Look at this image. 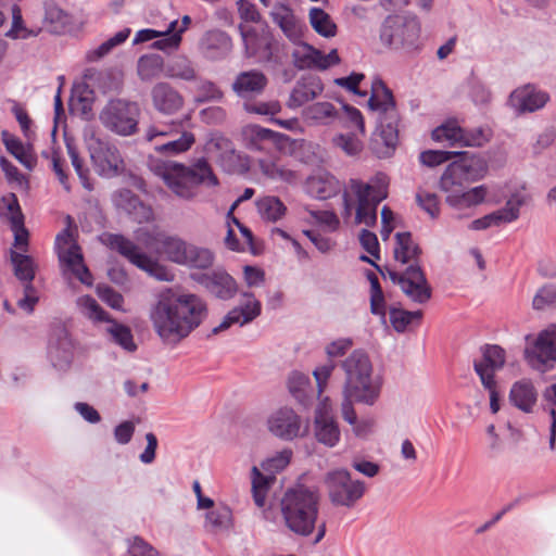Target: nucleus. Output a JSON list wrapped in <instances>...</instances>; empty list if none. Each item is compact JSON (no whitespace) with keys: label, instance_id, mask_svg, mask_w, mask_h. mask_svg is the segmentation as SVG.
<instances>
[{"label":"nucleus","instance_id":"a211bd4d","mask_svg":"<svg viewBox=\"0 0 556 556\" xmlns=\"http://www.w3.org/2000/svg\"><path fill=\"white\" fill-rule=\"evenodd\" d=\"M248 56L257 58L260 62L280 64L279 47L268 34H258L254 28L239 26Z\"/></svg>","mask_w":556,"mask_h":556},{"label":"nucleus","instance_id":"0e129e2a","mask_svg":"<svg viewBox=\"0 0 556 556\" xmlns=\"http://www.w3.org/2000/svg\"><path fill=\"white\" fill-rule=\"evenodd\" d=\"M532 306L534 309L541 311L549 306H556V287L545 285L535 293Z\"/></svg>","mask_w":556,"mask_h":556},{"label":"nucleus","instance_id":"f3484780","mask_svg":"<svg viewBox=\"0 0 556 556\" xmlns=\"http://www.w3.org/2000/svg\"><path fill=\"white\" fill-rule=\"evenodd\" d=\"M432 139L448 146L481 147L489 140V132L479 127L472 130L462 128L457 122L448 121L432 130Z\"/></svg>","mask_w":556,"mask_h":556},{"label":"nucleus","instance_id":"bb28decb","mask_svg":"<svg viewBox=\"0 0 556 556\" xmlns=\"http://www.w3.org/2000/svg\"><path fill=\"white\" fill-rule=\"evenodd\" d=\"M151 98L154 109L164 115L175 114L184 105L182 96L168 83L155 84Z\"/></svg>","mask_w":556,"mask_h":556},{"label":"nucleus","instance_id":"393cba45","mask_svg":"<svg viewBox=\"0 0 556 556\" xmlns=\"http://www.w3.org/2000/svg\"><path fill=\"white\" fill-rule=\"evenodd\" d=\"M314 432L316 440L328 447L336 446L340 441L341 432L338 422L328 410L325 402L316 409Z\"/></svg>","mask_w":556,"mask_h":556},{"label":"nucleus","instance_id":"79ce46f5","mask_svg":"<svg viewBox=\"0 0 556 556\" xmlns=\"http://www.w3.org/2000/svg\"><path fill=\"white\" fill-rule=\"evenodd\" d=\"M303 115L315 125H329L339 118L337 109L330 102L313 103L304 110Z\"/></svg>","mask_w":556,"mask_h":556},{"label":"nucleus","instance_id":"680f3d73","mask_svg":"<svg viewBox=\"0 0 556 556\" xmlns=\"http://www.w3.org/2000/svg\"><path fill=\"white\" fill-rule=\"evenodd\" d=\"M292 452L290 450H283L277 453L275 456L264 460L261 464L262 469L275 477V475L283 470L290 463Z\"/></svg>","mask_w":556,"mask_h":556},{"label":"nucleus","instance_id":"c85d7f7f","mask_svg":"<svg viewBox=\"0 0 556 556\" xmlns=\"http://www.w3.org/2000/svg\"><path fill=\"white\" fill-rule=\"evenodd\" d=\"M270 16L273 22L279 26L290 41L293 43L300 42L304 25L288 5L276 4L270 12Z\"/></svg>","mask_w":556,"mask_h":556},{"label":"nucleus","instance_id":"2eb2a0df","mask_svg":"<svg viewBox=\"0 0 556 556\" xmlns=\"http://www.w3.org/2000/svg\"><path fill=\"white\" fill-rule=\"evenodd\" d=\"M88 149L94 170L101 177L113 178L123 172L124 161L114 144L93 138L90 140Z\"/></svg>","mask_w":556,"mask_h":556},{"label":"nucleus","instance_id":"a18cd8bd","mask_svg":"<svg viewBox=\"0 0 556 556\" xmlns=\"http://www.w3.org/2000/svg\"><path fill=\"white\" fill-rule=\"evenodd\" d=\"M275 477L268 472L262 473L256 466L252 467V494L257 507H263L266 502L267 493Z\"/></svg>","mask_w":556,"mask_h":556},{"label":"nucleus","instance_id":"5fc2aeb1","mask_svg":"<svg viewBox=\"0 0 556 556\" xmlns=\"http://www.w3.org/2000/svg\"><path fill=\"white\" fill-rule=\"evenodd\" d=\"M288 389L300 403H305L311 390V379L300 371H292L288 378Z\"/></svg>","mask_w":556,"mask_h":556},{"label":"nucleus","instance_id":"2f4dec72","mask_svg":"<svg viewBox=\"0 0 556 556\" xmlns=\"http://www.w3.org/2000/svg\"><path fill=\"white\" fill-rule=\"evenodd\" d=\"M526 203V195L520 192L513 193L504 207L488 215L491 227L500 226L516 220L519 217L520 207Z\"/></svg>","mask_w":556,"mask_h":556},{"label":"nucleus","instance_id":"1a4fd4ad","mask_svg":"<svg viewBox=\"0 0 556 556\" xmlns=\"http://www.w3.org/2000/svg\"><path fill=\"white\" fill-rule=\"evenodd\" d=\"M420 23L412 15H389L380 27V41L383 46L400 50H412L420 36Z\"/></svg>","mask_w":556,"mask_h":556},{"label":"nucleus","instance_id":"f03ea898","mask_svg":"<svg viewBox=\"0 0 556 556\" xmlns=\"http://www.w3.org/2000/svg\"><path fill=\"white\" fill-rule=\"evenodd\" d=\"M320 494L317 488L298 484L288 489L279 502L285 527L294 535L307 538L317 530L314 543L326 534V522H319Z\"/></svg>","mask_w":556,"mask_h":556},{"label":"nucleus","instance_id":"c9c22d12","mask_svg":"<svg viewBox=\"0 0 556 556\" xmlns=\"http://www.w3.org/2000/svg\"><path fill=\"white\" fill-rule=\"evenodd\" d=\"M215 261L212 250L205 247L188 243L181 266L194 269H208Z\"/></svg>","mask_w":556,"mask_h":556},{"label":"nucleus","instance_id":"20e7f679","mask_svg":"<svg viewBox=\"0 0 556 556\" xmlns=\"http://www.w3.org/2000/svg\"><path fill=\"white\" fill-rule=\"evenodd\" d=\"M450 163L443 172L439 188L446 194L445 202L453 208H468L482 203L486 195L484 186L467 189L466 186L483 177L485 168L482 161L468 156L466 152Z\"/></svg>","mask_w":556,"mask_h":556},{"label":"nucleus","instance_id":"423d86ee","mask_svg":"<svg viewBox=\"0 0 556 556\" xmlns=\"http://www.w3.org/2000/svg\"><path fill=\"white\" fill-rule=\"evenodd\" d=\"M341 368L345 375L343 394L353 396L357 403L375 405L380 397L382 380L374 376L369 355L363 350H354L342 361Z\"/></svg>","mask_w":556,"mask_h":556},{"label":"nucleus","instance_id":"6ab92c4d","mask_svg":"<svg viewBox=\"0 0 556 556\" xmlns=\"http://www.w3.org/2000/svg\"><path fill=\"white\" fill-rule=\"evenodd\" d=\"M268 430L275 437L283 441H292L303 437L307 432V426L302 418L290 407H281L275 410L267 420Z\"/></svg>","mask_w":556,"mask_h":556},{"label":"nucleus","instance_id":"e2e57ef3","mask_svg":"<svg viewBox=\"0 0 556 556\" xmlns=\"http://www.w3.org/2000/svg\"><path fill=\"white\" fill-rule=\"evenodd\" d=\"M67 152H68L70 159L72 161V165H73L78 178L80 179L83 187L88 191L93 190V185L89 179V170H88V168L84 167V162L79 157V154H78L77 150L75 149V147L67 144Z\"/></svg>","mask_w":556,"mask_h":556},{"label":"nucleus","instance_id":"37998d69","mask_svg":"<svg viewBox=\"0 0 556 556\" xmlns=\"http://www.w3.org/2000/svg\"><path fill=\"white\" fill-rule=\"evenodd\" d=\"M106 323L109 324L106 327V332L113 343L121 346L126 352H135L137 350L134 334L128 326L121 324L112 318H110Z\"/></svg>","mask_w":556,"mask_h":556},{"label":"nucleus","instance_id":"dca6fc26","mask_svg":"<svg viewBox=\"0 0 556 556\" xmlns=\"http://www.w3.org/2000/svg\"><path fill=\"white\" fill-rule=\"evenodd\" d=\"M389 278L400 285L402 291L414 302L424 304L431 298V288L418 264L409 265L404 273L387 269Z\"/></svg>","mask_w":556,"mask_h":556},{"label":"nucleus","instance_id":"4c0bfd02","mask_svg":"<svg viewBox=\"0 0 556 556\" xmlns=\"http://www.w3.org/2000/svg\"><path fill=\"white\" fill-rule=\"evenodd\" d=\"M195 142L192 132H182L173 140L155 141L153 149L159 154L165 156H176L187 152Z\"/></svg>","mask_w":556,"mask_h":556},{"label":"nucleus","instance_id":"de8ad7c7","mask_svg":"<svg viewBox=\"0 0 556 556\" xmlns=\"http://www.w3.org/2000/svg\"><path fill=\"white\" fill-rule=\"evenodd\" d=\"M295 45L296 48L292 51L294 66L299 70H317L319 50L308 43L302 42V39Z\"/></svg>","mask_w":556,"mask_h":556},{"label":"nucleus","instance_id":"864d4df0","mask_svg":"<svg viewBox=\"0 0 556 556\" xmlns=\"http://www.w3.org/2000/svg\"><path fill=\"white\" fill-rule=\"evenodd\" d=\"M0 215L5 217L10 225H21L24 220L17 197L14 193L3 195L0 200Z\"/></svg>","mask_w":556,"mask_h":556},{"label":"nucleus","instance_id":"052dcab7","mask_svg":"<svg viewBox=\"0 0 556 556\" xmlns=\"http://www.w3.org/2000/svg\"><path fill=\"white\" fill-rule=\"evenodd\" d=\"M166 75L172 78L189 81L195 78V71L189 60L178 59L167 67Z\"/></svg>","mask_w":556,"mask_h":556},{"label":"nucleus","instance_id":"3c124183","mask_svg":"<svg viewBox=\"0 0 556 556\" xmlns=\"http://www.w3.org/2000/svg\"><path fill=\"white\" fill-rule=\"evenodd\" d=\"M77 306L85 317L94 323L108 321L111 318L97 300L90 295L79 296L77 299Z\"/></svg>","mask_w":556,"mask_h":556},{"label":"nucleus","instance_id":"774afa93","mask_svg":"<svg viewBox=\"0 0 556 556\" xmlns=\"http://www.w3.org/2000/svg\"><path fill=\"white\" fill-rule=\"evenodd\" d=\"M223 97V91L211 80H202L198 85V102L220 101Z\"/></svg>","mask_w":556,"mask_h":556},{"label":"nucleus","instance_id":"39448f33","mask_svg":"<svg viewBox=\"0 0 556 556\" xmlns=\"http://www.w3.org/2000/svg\"><path fill=\"white\" fill-rule=\"evenodd\" d=\"M388 186L387 176L381 173L367 182L351 178L342 193V217L348 220L355 211V225L375 227L378 220V205L387 199Z\"/></svg>","mask_w":556,"mask_h":556},{"label":"nucleus","instance_id":"338daca9","mask_svg":"<svg viewBox=\"0 0 556 556\" xmlns=\"http://www.w3.org/2000/svg\"><path fill=\"white\" fill-rule=\"evenodd\" d=\"M97 293L98 296L110 307L117 311H124V298L119 292L114 290L112 287L108 285H98Z\"/></svg>","mask_w":556,"mask_h":556},{"label":"nucleus","instance_id":"9d476101","mask_svg":"<svg viewBox=\"0 0 556 556\" xmlns=\"http://www.w3.org/2000/svg\"><path fill=\"white\" fill-rule=\"evenodd\" d=\"M140 108L137 102L112 99L99 115L101 124L110 131L128 137L138 131Z\"/></svg>","mask_w":556,"mask_h":556},{"label":"nucleus","instance_id":"ea45409f","mask_svg":"<svg viewBox=\"0 0 556 556\" xmlns=\"http://www.w3.org/2000/svg\"><path fill=\"white\" fill-rule=\"evenodd\" d=\"M164 72V59L157 53L141 55L137 61V74L142 81L159 78Z\"/></svg>","mask_w":556,"mask_h":556},{"label":"nucleus","instance_id":"5701e85b","mask_svg":"<svg viewBox=\"0 0 556 556\" xmlns=\"http://www.w3.org/2000/svg\"><path fill=\"white\" fill-rule=\"evenodd\" d=\"M482 356L473 362V369L484 388H490L495 381V372L505 364V351L500 345H484L481 348Z\"/></svg>","mask_w":556,"mask_h":556},{"label":"nucleus","instance_id":"412c9836","mask_svg":"<svg viewBox=\"0 0 556 556\" xmlns=\"http://www.w3.org/2000/svg\"><path fill=\"white\" fill-rule=\"evenodd\" d=\"M262 314V303L253 292H241L240 303L230 309L220 324L212 329V334L227 330L232 325L244 326L252 323Z\"/></svg>","mask_w":556,"mask_h":556},{"label":"nucleus","instance_id":"49530a36","mask_svg":"<svg viewBox=\"0 0 556 556\" xmlns=\"http://www.w3.org/2000/svg\"><path fill=\"white\" fill-rule=\"evenodd\" d=\"M182 132H190L184 128L181 122H172L170 124L150 126L146 131V140L153 146L155 141L173 140Z\"/></svg>","mask_w":556,"mask_h":556},{"label":"nucleus","instance_id":"6e6552de","mask_svg":"<svg viewBox=\"0 0 556 556\" xmlns=\"http://www.w3.org/2000/svg\"><path fill=\"white\" fill-rule=\"evenodd\" d=\"M101 241L112 251L119 253L129 263L148 273L159 281H173L175 275L167 266L142 252L137 243L121 233H103Z\"/></svg>","mask_w":556,"mask_h":556},{"label":"nucleus","instance_id":"4be33fe9","mask_svg":"<svg viewBox=\"0 0 556 556\" xmlns=\"http://www.w3.org/2000/svg\"><path fill=\"white\" fill-rule=\"evenodd\" d=\"M191 278L219 300H230L238 292L235 278L220 268L206 273L191 274Z\"/></svg>","mask_w":556,"mask_h":556},{"label":"nucleus","instance_id":"b1692460","mask_svg":"<svg viewBox=\"0 0 556 556\" xmlns=\"http://www.w3.org/2000/svg\"><path fill=\"white\" fill-rule=\"evenodd\" d=\"M112 202L117 210L125 212L138 224L150 223L154 218L153 210L129 189H119L112 194Z\"/></svg>","mask_w":556,"mask_h":556},{"label":"nucleus","instance_id":"473e14b6","mask_svg":"<svg viewBox=\"0 0 556 556\" xmlns=\"http://www.w3.org/2000/svg\"><path fill=\"white\" fill-rule=\"evenodd\" d=\"M536 391L528 380L517 381L509 393L511 404L525 413H530L536 402Z\"/></svg>","mask_w":556,"mask_h":556},{"label":"nucleus","instance_id":"cd10ccee","mask_svg":"<svg viewBox=\"0 0 556 556\" xmlns=\"http://www.w3.org/2000/svg\"><path fill=\"white\" fill-rule=\"evenodd\" d=\"M267 84L268 79L261 71L250 70L236 76L231 89L238 97L248 99L261 94Z\"/></svg>","mask_w":556,"mask_h":556},{"label":"nucleus","instance_id":"0eeeda50","mask_svg":"<svg viewBox=\"0 0 556 556\" xmlns=\"http://www.w3.org/2000/svg\"><path fill=\"white\" fill-rule=\"evenodd\" d=\"M368 106L378 113V130L383 143L388 148L395 147L399 139L400 116L391 90L380 78L371 84Z\"/></svg>","mask_w":556,"mask_h":556},{"label":"nucleus","instance_id":"6e6d98bb","mask_svg":"<svg viewBox=\"0 0 556 556\" xmlns=\"http://www.w3.org/2000/svg\"><path fill=\"white\" fill-rule=\"evenodd\" d=\"M232 513L228 506L220 505L208 511L205 516V526L210 529L225 530L231 526Z\"/></svg>","mask_w":556,"mask_h":556},{"label":"nucleus","instance_id":"aec40b11","mask_svg":"<svg viewBox=\"0 0 556 556\" xmlns=\"http://www.w3.org/2000/svg\"><path fill=\"white\" fill-rule=\"evenodd\" d=\"M75 344L63 327H58L50 336L47 357L51 366L61 372H66L74 361Z\"/></svg>","mask_w":556,"mask_h":556},{"label":"nucleus","instance_id":"72a5a7b5","mask_svg":"<svg viewBox=\"0 0 556 556\" xmlns=\"http://www.w3.org/2000/svg\"><path fill=\"white\" fill-rule=\"evenodd\" d=\"M338 190V180L329 174L315 175L309 177L306 181L307 193L319 200L331 198Z\"/></svg>","mask_w":556,"mask_h":556},{"label":"nucleus","instance_id":"a19ab883","mask_svg":"<svg viewBox=\"0 0 556 556\" xmlns=\"http://www.w3.org/2000/svg\"><path fill=\"white\" fill-rule=\"evenodd\" d=\"M421 250L419 245L413 240L410 232H397L395 235L394 257L402 264L418 258Z\"/></svg>","mask_w":556,"mask_h":556},{"label":"nucleus","instance_id":"ddd939ff","mask_svg":"<svg viewBox=\"0 0 556 556\" xmlns=\"http://www.w3.org/2000/svg\"><path fill=\"white\" fill-rule=\"evenodd\" d=\"M55 250L63 271H70L81 283L91 286L93 277L84 263L80 248L73 241L68 230H63L55 238Z\"/></svg>","mask_w":556,"mask_h":556},{"label":"nucleus","instance_id":"a878e982","mask_svg":"<svg viewBox=\"0 0 556 556\" xmlns=\"http://www.w3.org/2000/svg\"><path fill=\"white\" fill-rule=\"evenodd\" d=\"M548 99L547 92L536 89L532 85H526L511 92L509 102L516 112L525 113L542 109Z\"/></svg>","mask_w":556,"mask_h":556},{"label":"nucleus","instance_id":"9b49d317","mask_svg":"<svg viewBox=\"0 0 556 556\" xmlns=\"http://www.w3.org/2000/svg\"><path fill=\"white\" fill-rule=\"evenodd\" d=\"M135 238L146 249L154 251L177 265H181L189 243L177 235H168L165 231L147 228H138L135 231Z\"/></svg>","mask_w":556,"mask_h":556},{"label":"nucleus","instance_id":"69168bd1","mask_svg":"<svg viewBox=\"0 0 556 556\" xmlns=\"http://www.w3.org/2000/svg\"><path fill=\"white\" fill-rule=\"evenodd\" d=\"M334 369H336L334 362L329 359L325 364L317 366L313 370V376H314V378L316 380V384H317L318 397H320L321 394L324 393V391L326 390V388L328 386V380L332 376Z\"/></svg>","mask_w":556,"mask_h":556},{"label":"nucleus","instance_id":"c03bdc74","mask_svg":"<svg viewBox=\"0 0 556 556\" xmlns=\"http://www.w3.org/2000/svg\"><path fill=\"white\" fill-rule=\"evenodd\" d=\"M309 23L313 29L325 38H331L337 35L338 27L332 17L320 8L309 10Z\"/></svg>","mask_w":556,"mask_h":556},{"label":"nucleus","instance_id":"4468645a","mask_svg":"<svg viewBox=\"0 0 556 556\" xmlns=\"http://www.w3.org/2000/svg\"><path fill=\"white\" fill-rule=\"evenodd\" d=\"M528 364L535 370L545 372L556 363V326L542 330L525 350Z\"/></svg>","mask_w":556,"mask_h":556},{"label":"nucleus","instance_id":"f704fd0d","mask_svg":"<svg viewBox=\"0 0 556 556\" xmlns=\"http://www.w3.org/2000/svg\"><path fill=\"white\" fill-rule=\"evenodd\" d=\"M323 90L324 87L319 80L309 79L298 81L290 93L288 105L290 108H300L317 98Z\"/></svg>","mask_w":556,"mask_h":556},{"label":"nucleus","instance_id":"4d7b16f0","mask_svg":"<svg viewBox=\"0 0 556 556\" xmlns=\"http://www.w3.org/2000/svg\"><path fill=\"white\" fill-rule=\"evenodd\" d=\"M216 162L226 173L229 174L239 173L245 167V163L241 154L235 147L229 151L217 155Z\"/></svg>","mask_w":556,"mask_h":556},{"label":"nucleus","instance_id":"f8f14e48","mask_svg":"<svg viewBox=\"0 0 556 556\" xmlns=\"http://www.w3.org/2000/svg\"><path fill=\"white\" fill-rule=\"evenodd\" d=\"M325 484L332 504L344 507H352L365 492L362 481L352 480L345 469H334L325 477Z\"/></svg>","mask_w":556,"mask_h":556},{"label":"nucleus","instance_id":"58836bf2","mask_svg":"<svg viewBox=\"0 0 556 556\" xmlns=\"http://www.w3.org/2000/svg\"><path fill=\"white\" fill-rule=\"evenodd\" d=\"M1 135L7 150L27 169H33L36 164V159L31 153L30 146L23 144L18 138L7 130H3Z\"/></svg>","mask_w":556,"mask_h":556},{"label":"nucleus","instance_id":"7c9ffc66","mask_svg":"<svg viewBox=\"0 0 556 556\" xmlns=\"http://www.w3.org/2000/svg\"><path fill=\"white\" fill-rule=\"evenodd\" d=\"M201 49L206 59L220 60L230 53L232 41L223 30H210L201 40Z\"/></svg>","mask_w":556,"mask_h":556},{"label":"nucleus","instance_id":"7ed1b4c3","mask_svg":"<svg viewBox=\"0 0 556 556\" xmlns=\"http://www.w3.org/2000/svg\"><path fill=\"white\" fill-rule=\"evenodd\" d=\"M149 168L173 194L186 201L198 197L200 186L206 188L219 186V179L205 157H199L189 165L176 161L151 159Z\"/></svg>","mask_w":556,"mask_h":556},{"label":"nucleus","instance_id":"09e8293b","mask_svg":"<svg viewBox=\"0 0 556 556\" xmlns=\"http://www.w3.org/2000/svg\"><path fill=\"white\" fill-rule=\"evenodd\" d=\"M256 207L262 218L276 222L280 219L287 211L286 205L280 201L279 198L267 195L256 201Z\"/></svg>","mask_w":556,"mask_h":556},{"label":"nucleus","instance_id":"603ef678","mask_svg":"<svg viewBox=\"0 0 556 556\" xmlns=\"http://www.w3.org/2000/svg\"><path fill=\"white\" fill-rule=\"evenodd\" d=\"M422 313L420 311L409 312L397 307H391L389 309V319L396 332H405L407 327L413 324L414 320L419 321Z\"/></svg>","mask_w":556,"mask_h":556},{"label":"nucleus","instance_id":"e433bc0d","mask_svg":"<svg viewBox=\"0 0 556 556\" xmlns=\"http://www.w3.org/2000/svg\"><path fill=\"white\" fill-rule=\"evenodd\" d=\"M258 167L262 174L269 179L287 184H295L298 180L296 172L292 170L291 168L285 166L283 164L274 159H260Z\"/></svg>","mask_w":556,"mask_h":556},{"label":"nucleus","instance_id":"f257e3e1","mask_svg":"<svg viewBox=\"0 0 556 556\" xmlns=\"http://www.w3.org/2000/svg\"><path fill=\"white\" fill-rule=\"evenodd\" d=\"M207 316L206 303L197 294L162 292L151 307L150 320L166 344H177L198 328Z\"/></svg>","mask_w":556,"mask_h":556},{"label":"nucleus","instance_id":"c756f323","mask_svg":"<svg viewBox=\"0 0 556 556\" xmlns=\"http://www.w3.org/2000/svg\"><path fill=\"white\" fill-rule=\"evenodd\" d=\"M245 147L250 151L270 153L283 136L258 125H250L243 130Z\"/></svg>","mask_w":556,"mask_h":556},{"label":"nucleus","instance_id":"8fccbe9b","mask_svg":"<svg viewBox=\"0 0 556 556\" xmlns=\"http://www.w3.org/2000/svg\"><path fill=\"white\" fill-rule=\"evenodd\" d=\"M11 262L14 266V275L25 285L31 283L35 278L34 262L30 256L17 252H11Z\"/></svg>","mask_w":556,"mask_h":556},{"label":"nucleus","instance_id":"bf43d9fd","mask_svg":"<svg viewBox=\"0 0 556 556\" xmlns=\"http://www.w3.org/2000/svg\"><path fill=\"white\" fill-rule=\"evenodd\" d=\"M459 155H464V152L427 150L420 153L419 160L424 165L428 167H434Z\"/></svg>","mask_w":556,"mask_h":556},{"label":"nucleus","instance_id":"13d9d810","mask_svg":"<svg viewBox=\"0 0 556 556\" xmlns=\"http://www.w3.org/2000/svg\"><path fill=\"white\" fill-rule=\"evenodd\" d=\"M12 12V26L5 33V36L11 39H26L33 35V31L28 30L23 22L22 11L17 4H13L11 8Z\"/></svg>","mask_w":556,"mask_h":556}]
</instances>
